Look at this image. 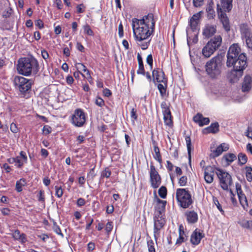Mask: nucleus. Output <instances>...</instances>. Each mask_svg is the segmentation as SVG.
<instances>
[{
    "label": "nucleus",
    "instance_id": "0eeeda50",
    "mask_svg": "<svg viewBox=\"0 0 252 252\" xmlns=\"http://www.w3.org/2000/svg\"><path fill=\"white\" fill-rule=\"evenodd\" d=\"M14 83L17 88L21 93H26L31 90L32 81L22 76H15Z\"/></svg>",
    "mask_w": 252,
    "mask_h": 252
},
{
    "label": "nucleus",
    "instance_id": "423d86ee",
    "mask_svg": "<svg viewBox=\"0 0 252 252\" xmlns=\"http://www.w3.org/2000/svg\"><path fill=\"white\" fill-rule=\"evenodd\" d=\"M176 197L179 205L185 209L189 208L193 202L190 193L186 189H177Z\"/></svg>",
    "mask_w": 252,
    "mask_h": 252
},
{
    "label": "nucleus",
    "instance_id": "603ef678",
    "mask_svg": "<svg viewBox=\"0 0 252 252\" xmlns=\"http://www.w3.org/2000/svg\"><path fill=\"white\" fill-rule=\"evenodd\" d=\"M204 4V0H193V5L195 7L202 6Z\"/></svg>",
    "mask_w": 252,
    "mask_h": 252
},
{
    "label": "nucleus",
    "instance_id": "c03bdc74",
    "mask_svg": "<svg viewBox=\"0 0 252 252\" xmlns=\"http://www.w3.org/2000/svg\"><path fill=\"white\" fill-rule=\"evenodd\" d=\"M147 245L149 252H156L154 243L152 240L148 241L147 242Z\"/></svg>",
    "mask_w": 252,
    "mask_h": 252
},
{
    "label": "nucleus",
    "instance_id": "39448f33",
    "mask_svg": "<svg viewBox=\"0 0 252 252\" xmlns=\"http://www.w3.org/2000/svg\"><path fill=\"white\" fill-rule=\"evenodd\" d=\"M221 42V36H215L203 48L202 50L203 56L206 58H209L220 47Z\"/></svg>",
    "mask_w": 252,
    "mask_h": 252
},
{
    "label": "nucleus",
    "instance_id": "20e7f679",
    "mask_svg": "<svg viewBox=\"0 0 252 252\" xmlns=\"http://www.w3.org/2000/svg\"><path fill=\"white\" fill-rule=\"evenodd\" d=\"M223 57L218 54L208 61L205 64V70L211 78H217L220 74L222 68Z\"/></svg>",
    "mask_w": 252,
    "mask_h": 252
},
{
    "label": "nucleus",
    "instance_id": "de8ad7c7",
    "mask_svg": "<svg viewBox=\"0 0 252 252\" xmlns=\"http://www.w3.org/2000/svg\"><path fill=\"white\" fill-rule=\"evenodd\" d=\"M202 11H199V12L193 14L190 20L198 22V20L201 18V13H202Z\"/></svg>",
    "mask_w": 252,
    "mask_h": 252
},
{
    "label": "nucleus",
    "instance_id": "09e8293b",
    "mask_svg": "<svg viewBox=\"0 0 252 252\" xmlns=\"http://www.w3.org/2000/svg\"><path fill=\"white\" fill-rule=\"evenodd\" d=\"M53 230L57 234L61 235L62 237H63V234L62 233L60 227L56 223L54 224Z\"/></svg>",
    "mask_w": 252,
    "mask_h": 252
},
{
    "label": "nucleus",
    "instance_id": "3c124183",
    "mask_svg": "<svg viewBox=\"0 0 252 252\" xmlns=\"http://www.w3.org/2000/svg\"><path fill=\"white\" fill-rule=\"evenodd\" d=\"M95 103L96 105L99 107H102L105 104L103 99L99 97H96L95 101Z\"/></svg>",
    "mask_w": 252,
    "mask_h": 252
},
{
    "label": "nucleus",
    "instance_id": "393cba45",
    "mask_svg": "<svg viewBox=\"0 0 252 252\" xmlns=\"http://www.w3.org/2000/svg\"><path fill=\"white\" fill-rule=\"evenodd\" d=\"M236 189L240 203L243 204V202L247 203V200L245 194L243 192L241 186L239 183L235 184Z\"/></svg>",
    "mask_w": 252,
    "mask_h": 252
},
{
    "label": "nucleus",
    "instance_id": "c85d7f7f",
    "mask_svg": "<svg viewBox=\"0 0 252 252\" xmlns=\"http://www.w3.org/2000/svg\"><path fill=\"white\" fill-rule=\"evenodd\" d=\"M164 84V85L159 83L158 85V89L162 98L167 97L168 96V94L166 93L167 83Z\"/></svg>",
    "mask_w": 252,
    "mask_h": 252
},
{
    "label": "nucleus",
    "instance_id": "e433bc0d",
    "mask_svg": "<svg viewBox=\"0 0 252 252\" xmlns=\"http://www.w3.org/2000/svg\"><path fill=\"white\" fill-rule=\"evenodd\" d=\"M84 33L88 35L93 36L94 32L90 28V26L88 24H86L83 26Z\"/></svg>",
    "mask_w": 252,
    "mask_h": 252
},
{
    "label": "nucleus",
    "instance_id": "8fccbe9b",
    "mask_svg": "<svg viewBox=\"0 0 252 252\" xmlns=\"http://www.w3.org/2000/svg\"><path fill=\"white\" fill-rule=\"evenodd\" d=\"M198 22L192 20L189 21V26L191 30L193 32L197 30Z\"/></svg>",
    "mask_w": 252,
    "mask_h": 252
},
{
    "label": "nucleus",
    "instance_id": "338daca9",
    "mask_svg": "<svg viewBox=\"0 0 252 252\" xmlns=\"http://www.w3.org/2000/svg\"><path fill=\"white\" fill-rule=\"evenodd\" d=\"M86 201L83 198H79L77 200V205L78 207H81L85 204Z\"/></svg>",
    "mask_w": 252,
    "mask_h": 252
},
{
    "label": "nucleus",
    "instance_id": "6e6552de",
    "mask_svg": "<svg viewBox=\"0 0 252 252\" xmlns=\"http://www.w3.org/2000/svg\"><path fill=\"white\" fill-rule=\"evenodd\" d=\"M217 174L220 181V184L221 188L224 190H227L228 187L232 184V181L231 175L226 171L216 168Z\"/></svg>",
    "mask_w": 252,
    "mask_h": 252
},
{
    "label": "nucleus",
    "instance_id": "f257e3e1",
    "mask_svg": "<svg viewBox=\"0 0 252 252\" xmlns=\"http://www.w3.org/2000/svg\"><path fill=\"white\" fill-rule=\"evenodd\" d=\"M155 26V21L152 13L145 15L142 19H132V27L135 41L148 40L154 32Z\"/></svg>",
    "mask_w": 252,
    "mask_h": 252
},
{
    "label": "nucleus",
    "instance_id": "6e6d98bb",
    "mask_svg": "<svg viewBox=\"0 0 252 252\" xmlns=\"http://www.w3.org/2000/svg\"><path fill=\"white\" fill-rule=\"evenodd\" d=\"M146 62L149 65L151 68H152L153 67V60L151 54L148 55L146 59Z\"/></svg>",
    "mask_w": 252,
    "mask_h": 252
},
{
    "label": "nucleus",
    "instance_id": "774afa93",
    "mask_svg": "<svg viewBox=\"0 0 252 252\" xmlns=\"http://www.w3.org/2000/svg\"><path fill=\"white\" fill-rule=\"evenodd\" d=\"M245 135L249 138H251L252 139V128L251 127H248V129L245 132Z\"/></svg>",
    "mask_w": 252,
    "mask_h": 252
},
{
    "label": "nucleus",
    "instance_id": "aec40b11",
    "mask_svg": "<svg viewBox=\"0 0 252 252\" xmlns=\"http://www.w3.org/2000/svg\"><path fill=\"white\" fill-rule=\"evenodd\" d=\"M193 120L195 123L198 124L200 126L208 125L210 122V120L208 118L203 117L202 115L200 113H197L194 116Z\"/></svg>",
    "mask_w": 252,
    "mask_h": 252
},
{
    "label": "nucleus",
    "instance_id": "72a5a7b5",
    "mask_svg": "<svg viewBox=\"0 0 252 252\" xmlns=\"http://www.w3.org/2000/svg\"><path fill=\"white\" fill-rule=\"evenodd\" d=\"M239 164L241 165L245 164L248 160L247 156L242 153H240L238 155Z\"/></svg>",
    "mask_w": 252,
    "mask_h": 252
},
{
    "label": "nucleus",
    "instance_id": "a211bd4d",
    "mask_svg": "<svg viewBox=\"0 0 252 252\" xmlns=\"http://www.w3.org/2000/svg\"><path fill=\"white\" fill-rule=\"evenodd\" d=\"M217 32V27L215 25L206 24L203 29V35L205 38H209L215 34Z\"/></svg>",
    "mask_w": 252,
    "mask_h": 252
},
{
    "label": "nucleus",
    "instance_id": "2f4dec72",
    "mask_svg": "<svg viewBox=\"0 0 252 252\" xmlns=\"http://www.w3.org/2000/svg\"><path fill=\"white\" fill-rule=\"evenodd\" d=\"M237 158L236 156L234 154L232 153H227L224 155L223 157V159H224L227 164H230L233 161L236 160Z\"/></svg>",
    "mask_w": 252,
    "mask_h": 252
},
{
    "label": "nucleus",
    "instance_id": "f704fd0d",
    "mask_svg": "<svg viewBox=\"0 0 252 252\" xmlns=\"http://www.w3.org/2000/svg\"><path fill=\"white\" fill-rule=\"evenodd\" d=\"M144 40L142 41H136L138 45L141 47V49L142 50H146L147 49L150 44V39L148 40V41Z\"/></svg>",
    "mask_w": 252,
    "mask_h": 252
},
{
    "label": "nucleus",
    "instance_id": "ea45409f",
    "mask_svg": "<svg viewBox=\"0 0 252 252\" xmlns=\"http://www.w3.org/2000/svg\"><path fill=\"white\" fill-rule=\"evenodd\" d=\"M163 120L165 125L169 126H173L171 116L163 117Z\"/></svg>",
    "mask_w": 252,
    "mask_h": 252
},
{
    "label": "nucleus",
    "instance_id": "0e129e2a",
    "mask_svg": "<svg viewBox=\"0 0 252 252\" xmlns=\"http://www.w3.org/2000/svg\"><path fill=\"white\" fill-rule=\"evenodd\" d=\"M95 176L94 167L90 170L89 173L88 174L87 177L93 179Z\"/></svg>",
    "mask_w": 252,
    "mask_h": 252
},
{
    "label": "nucleus",
    "instance_id": "13d9d810",
    "mask_svg": "<svg viewBox=\"0 0 252 252\" xmlns=\"http://www.w3.org/2000/svg\"><path fill=\"white\" fill-rule=\"evenodd\" d=\"M77 12L78 13H83L85 11V6L83 4H80L77 5Z\"/></svg>",
    "mask_w": 252,
    "mask_h": 252
},
{
    "label": "nucleus",
    "instance_id": "680f3d73",
    "mask_svg": "<svg viewBox=\"0 0 252 252\" xmlns=\"http://www.w3.org/2000/svg\"><path fill=\"white\" fill-rule=\"evenodd\" d=\"M113 228V224L112 222H108L106 225L105 230L107 233H109L112 231Z\"/></svg>",
    "mask_w": 252,
    "mask_h": 252
},
{
    "label": "nucleus",
    "instance_id": "4468645a",
    "mask_svg": "<svg viewBox=\"0 0 252 252\" xmlns=\"http://www.w3.org/2000/svg\"><path fill=\"white\" fill-rule=\"evenodd\" d=\"M153 81L158 83L166 84L167 80L165 77L164 72L160 68L154 69L152 71Z\"/></svg>",
    "mask_w": 252,
    "mask_h": 252
},
{
    "label": "nucleus",
    "instance_id": "a878e982",
    "mask_svg": "<svg viewBox=\"0 0 252 252\" xmlns=\"http://www.w3.org/2000/svg\"><path fill=\"white\" fill-rule=\"evenodd\" d=\"M12 236L15 240H19L22 243H25L27 241L26 235L24 233H21L20 231L17 229L12 234Z\"/></svg>",
    "mask_w": 252,
    "mask_h": 252
},
{
    "label": "nucleus",
    "instance_id": "c756f323",
    "mask_svg": "<svg viewBox=\"0 0 252 252\" xmlns=\"http://www.w3.org/2000/svg\"><path fill=\"white\" fill-rule=\"evenodd\" d=\"M154 144V150L155 153V155H154V158L157 160L159 163H161L162 162V158L160 154V150L159 148L158 147L157 144L155 141L153 142Z\"/></svg>",
    "mask_w": 252,
    "mask_h": 252
},
{
    "label": "nucleus",
    "instance_id": "a19ab883",
    "mask_svg": "<svg viewBox=\"0 0 252 252\" xmlns=\"http://www.w3.org/2000/svg\"><path fill=\"white\" fill-rule=\"evenodd\" d=\"M213 202H214V203L216 206V207H217V208L218 209V210L220 212L221 214L224 215V211L223 210V209L221 207V206L220 204L219 200H218V199L216 197H213Z\"/></svg>",
    "mask_w": 252,
    "mask_h": 252
},
{
    "label": "nucleus",
    "instance_id": "4d7b16f0",
    "mask_svg": "<svg viewBox=\"0 0 252 252\" xmlns=\"http://www.w3.org/2000/svg\"><path fill=\"white\" fill-rule=\"evenodd\" d=\"M191 40H192V43L193 44H195L198 41V37L196 34H195L194 35V37L192 39H191L189 37H188L187 40H188V44L189 45L190 43L191 42Z\"/></svg>",
    "mask_w": 252,
    "mask_h": 252
},
{
    "label": "nucleus",
    "instance_id": "5fc2aeb1",
    "mask_svg": "<svg viewBox=\"0 0 252 252\" xmlns=\"http://www.w3.org/2000/svg\"><path fill=\"white\" fill-rule=\"evenodd\" d=\"M111 175V172L108 168H106L101 173L102 177H106L108 178Z\"/></svg>",
    "mask_w": 252,
    "mask_h": 252
},
{
    "label": "nucleus",
    "instance_id": "5701e85b",
    "mask_svg": "<svg viewBox=\"0 0 252 252\" xmlns=\"http://www.w3.org/2000/svg\"><path fill=\"white\" fill-rule=\"evenodd\" d=\"M241 74L239 73V71L236 70L235 69L233 68L229 74V78L230 81L231 83H235L237 82L239 78L242 76L243 71H240Z\"/></svg>",
    "mask_w": 252,
    "mask_h": 252
},
{
    "label": "nucleus",
    "instance_id": "58836bf2",
    "mask_svg": "<svg viewBox=\"0 0 252 252\" xmlns=\"http://www.w3.org/2000/svg\"><path fill=\"white\" fill-rule=\"evenodd\" d=\"M55 195L58 197L61 198L63 194V190L61 187L56 186L55 187Z\"/></svg>",
    "mask_w": 252,
    "mask_h": 252
},
{
    "label": "nucleus",
    "instance_id": "bf43d9fd",
    "mask_svg": "<svg viewBox=\"0 0 252 252\" xmlns=\"http://www.w3.org/2000/svg\"><path fill=\"white\" fill-rule=\"evenodd\" d=\"M130 117L134 121L136 120L137 119V115L136 114V110L134 108H132L131 110Z\"/></svg>",
    "mask_w": 252,
    "mask_h": 252
},
{
    "label": "nucleus",
    "instance_id": "4c0bfd02",
    "mask_svg": "<svg viewBox=\"0 0 252 252\" xmlns=\"http://www.w3.org/2000/svg\"><path fill=\"white\" fill-rule=\"evenodd\" d=\"M246 176L247 180L249 182L252 181V168L251 167H246Z\"/></svg>",
    "mask_w": 252,
    "mask_h": 252
},
{
    "label": "nucleus",
    "instance_id": "7c9ffc66",
    "mask_svg": "<svg viewBox=\"0 0 252 252\" xmlns=\"http://www.w3.org/2000/svg\"><path fill=\"white\" fill-rule=\"evenodd\" d=\"M186 142L187 144L188 154L189 157V163L191 162V142L189 136H186L185 137Z\"/></svg>",
    "mask_w": 252,
    "mask_h": 252
},
{
    "label": "nucleus",
    "instance_id": "9b49d317",
    "mask_svg": "<svg viewBox=\"0 0 252 252\" xmlns=\"http://www.w3.org/2000/svg\"><path fill=\"white\" fill-rule=\"evenodd\" d=\"M150 176L151 186L154 189L159 187L161 184V178L153 165L150 166Z\"/></svg>",
    "mask_w": 252,
    "mask_h": 252
},
{
    "label": "nucleus",
    "instance_id": "7ed1b4c3",
    "mask_svg": "<svg viewBox=\"0 0 252 252\" xmlns=\"http://www.w3.org/2000/svg\"><path fill=\"white\" fill-rule=\"evenodd\" d=\"M17 69L19 74L24 76L35 75L39 71L38 61L33 57L21 58L18 61Z\"/></svg>",
    "mask_w": 252,
    "mask_h": 252
},
{
    "label": "nucleus",
    "instance_id": "2eb2a0df",
    "mask_svg": "<svg viewBox=\"0 0 252 252\" xmlns=\"http://www.w3.org/2000/svg\"><path fill=\"white\" fill-rule=\"evenodd\" d=\"M215 169L216 168L212 166H207L204 168V178L206 183L210 184L213 182Z\"/></svg>",
    "mask_w": 252,
    "mask_h": 252
},
{
    "label": "nucleus",
    "instance_id": "f8f14e48",
    "mask_svg": "<svg viewBox=\"0 0 252 252\" xmlns=\"http://www.w3.org/2000/svg\"><path fill=\"white\" fill-rule=\"evenodd\" d=\"M233 0H220V3L217 5L218 13L230 12L233 7Z\"/></svg>",
    "mask_w": 252,
    "mask_h": 252
},
{
    "label": "nucleus",
    "instance_id": "69168bd1",
    "mask_svg": "<svg viewBox=\"0 0 252 252\" xmlns=\"http://www.w3.org/2000/svg\"><path fill=\"white\" fill-rule=\"evenodd\" d=\"M36 26L38 27L39 29H41L44 27V24L42 21L40 19L36 20L35 22Z\"/></svg>",
    "mask_w": 252,
    "mask_h": 252
},
{
    "label": "nucleus",
    "instance_id": "864d4df0",
    "mask_svg": "<svg viewBox=\"0 0 252 252\" xmlns=\"http://www.w3.org/2000/svg\"><path fill=\"white\" fill-rule=\"evenodd\" d=\"M43 132L44 134L47 135L52 132V128L48 125H45L42 129Z\"/></svg>",
    "mask_w": 252,
    "mask_h": 252
},
{
    "label": "nucleus",
    "instance_id": "37998d69",
    "mask_svg": "<svg viewBox=\"0 0 252 252\" xmlns=\"http://www.w3.org/2000/svg\"><path fill=\"white\" fill-rule=\"evenodd\" d=\"M15 163H16V165L17 167L21 168L25 162H24V160L20 159V157L19 156H17L15 158Z\"/></svg>",
    "mask_w": 252,
    "mask_h": 252
},
{
    "label": "nucleus",
    "instance_id": "412c9836",
    "mask_svg": "<svg viewBox=\"0 0 252 252\" xmlns=\"http://www.w3.org/2000/svg\"><path fill=\"white\" fill-rule=\"evenodd\" d=\"M155 194H156V191L155 192ZM156 196L157 197V201L158 203L156 209L157 214H158V215H162L164 212L167 202L166 201L162 200L158 198L157 195H156Z\"/></svg>",
    "mask_w": 252,
    "mask_h": 252
},
{
    "label": "nucleus",
    "instance_id": "b1692460",
    "mask_svg": "<svg viewBox=\"0 0 252 252\" xmlns=\"http://www.w3.org/2000/svg\"><path fill=\"white\" fill-rule=\"evenodd\" d=\"M213 7L214 2L213 0H210L206 7V12H207V17L208 19H214L215 17V12Z\"/></svg>",
    "mask_w": 252,
    "mask_h": 252
},
{
    "label": "nucleus",
    "instance_id": "ddd939ff",
    "mask_svg": "<svg viewBox=\"0 0 252 252\" xmlns=\"http://www.w3.org/2000/svg\"><path fill=\"white\" fill-rule=\"evenodd\" d=\"M154 236L156 237V234H159V230L163 227L165 223V220L163 217L162 215H158L156 214L154 217Z\"/></svg>",
    "mask_w": 252,
    "mask_h": 252
},
{
    "label": "nucleus",
    "instance_id": "1a4fd4ad",
    "mask_svg": "<svg viewBox=\"0 0 252 252\" xmlns=\"http://www.w3.org/2000/svg\"><path fill=\"white\" fill-rule=\"evenodd\" d=\"M86 116L84 112L80 108L74 110L71 117V123L76 127H82L85 124Z\"/></svg>",
    "mask_w": 252,
    "mask_h": 252
},
{
    "label": "nucleus",
    "instance_id": "cd10ccee",
    "mask_svg": "<svg viewBox=\"0 0 252 252\" xmlns=\"http://www.w3.org/2000/svg\"><path fill=\"white\" fill-rule=\"evenodd\" d=\"M137 61L138 63V69L137 70V73L138 74H142L143 75H145V71L144 67L143 60L142 57L139 53H138L137 55Z\"/></svg>",
    "mask_w": 252,
    "mask_h": 252
},
{
    "label": "nucleus",
    "instance_id": "f03ea898",
    "mask_svg": "<svg viewBox=\"0 0 252 252\" xmlns=\"http://www.w3.org/2000/svg\"><path fill=\"white\" fill-rule=\"evenodd\" d=\"M241 49L237 44H232L227 54L226 65L228 67L233 66L236 70L243 71L247 66V57L244 53H241Z\"/></svg>",
    "mask_w": 252,
    "mask_h": 252
},
{
    "label": "nucleus",
    "instance_id": "e2e57ef3",
    "mask_svg": "<svg viewBox=\"0 0 252 252\" xmlns=\"http://www.w3.org/2000/svg\"><path fill=\"white\" fill-rule=\"evenodd\" d=\"M163 117L171 116L169 107L162 109Z\"/></svg>",
    "mask_w": 252,
    "mask_h": 252
},
{
    "label": "nucleus",
    "instance_id": "9d476101",
    "mask_svg": "<svg viewBox=\"0 0 252 252\" xmlns=\"http://www.w3.org/2000/svg\"><path fill=\"white\" fill-rule=\"evenodd\" d=\"M241 38L245 41L247 47L252 49V32L246 25H242L240 27Z\"/></svg>",
    "mask_w": 252,
    "mask_h": 252
},
{
    "label": "nucleus",
    "instance_id": "6ab92c4d",
    "mask_svg": "<svg viewBox=\"0 0 252 252\" xmlns=\"http://www.w3.org/2000/svg\"><path fill=\"white\" fill-rule=\"evenodd\" d=\"M218 15L225 31L227 32H229L230 31V25L226 14L225 13H218Z\"/></svg>",
    "mask_w": 252,
    "mask_h": 252
},
{
    "label": "nucleus",
    "instance_id": "c9c22d12",
    "mask_svg": "<svg viewBox=\"0 0 252 252\" xmlns=\"http://www.w3.org/2000/svg\"><path fill=\"white\" fill-rule=\"evenodd\" d=\"M159 196L162 198H165L167 196V189L164 186H161L158 191Z\"/></svg>",
    "mask_w": 252,
    "mask_h": 252
},
{
    "label": "nucleus",
    "instance_id": "79ce46f5",
    "mask_svg": "<svg viewBox=\"0 0 252 252\" xmlns=\"http://www.w3.org/2000/svg\"><path fill=\"white\" fill-rule=\"evenodd\" d=\"M76 67L78 69H82L84 72H87V75H90V71L87 68L86 66L81 63H77L75 64Z\"/></svg>",
    "mask_w": 252,
    "mask_h": 252
},
{
    "label": "nucleus",
    "instance_id": "a18cd8bd",
    "mask_svg": "<svg viewBox=\"0 0 252 252\" xmlns=\"http://www.w3.org/2000/svg\"><path fill=\"white\" fill-rule=\"evenodd\" d=\"M187 177L186 176H182L179 180L178 183L180 186H185L187 183Z\"/></svg>",
    "mask_w": 252,
    "mask_h": 252
},
{
    "label": "nucleus",
    "instance_id": "dca6fc26",
    "mask_svg": "<svg viewBox=\"0 0 252 252\" xmlns=\"http://www.w3.org/2000/svg\"><path fill=\"white\" fill-rule=\"evenodd\" d=\"M228 149L229 145L227 144L222 143L218 146L216 149L211 151L210 157L214 158L220 155L223 152L227 151Z\"/></svg>",
    "mask_w": 252,
    "mask_h": 252
},
{
    "label": "nucleus",
    "instance_id": "052dcab7",
    "mask_svg": "<svg viewBox=\"0 0 252 252\" xmlns=\"http://www.w3.org/2000/svg\"><path fill=\"white\" fill-rule=\"evenodd\" d=\"M179 236H184V237H188L186 235V233L184 230V227L182 224L179 225Z\"/></svg>",
    "mask_w": 252,
    "mask_h": 252
},
{
    "label": "nucleus",
    "instance_id": "49530a36",
    "mask_svg": "<svg viewBox=\"0 0 252 252\" xmlns=\"http://www.w3.org/2000/svg\"><path fill=\"white\" fill-rule=\"evenodd\" d=\"M188 240V237H184L179 236L178 238L177 239L176 242V245H180L182 243L185 242Z\"/></svg>",
    "mask_w": 252,
    "mask_h": 252
},
{
    "label": "nucleus",
    "instance_id": "bb28decb",
    "mask_svg": "<svg viewBox=\"0 0 252 252\" xmlns=\"http://www.w3.org/2000/svg\"><path fill=\"white\" fill-rule=\"evenodd\" d=\"M219 130V125L218 123L212 124L203 130L204 133H216Z\"/></svg>",
    "mask_w": 252,
    "mask_h": 252
},
{
    "label": "nucleus",
    "instance_id": "f3484780",
    "mask_svg": "<svg viewBox=\"0 0 252 252\" xmlns=\"http://www.w3.org/2000/svg\"><path fill=\"white\" fill-rule=\"evenodd\" d=\"M204 236V235L202 232L196 229L191 235L190 242L193 245H197L200 243L201 240Z\"/></svg>",
    "mask_w": 252,
    "mask_h": 252
},
{
    "label": "nucleus",
    "instance_id": "473e14b6",
    "mask_svg": "<svg viewBox=\"0 0 252 252\" xmlns=\"http://www.w3.org/2000/svg\"><path fill=\"white\" fill-rule=\"evenodd\" d=\"M26 185V180L21 178L16 183L15 189L18 192H21L23 190V187Z\"/></svg>",
    "mask_w": 252,
    "mask_h": 252
},
{
    "label": "nucleus",
    "instance_id": "4be33fe9",
    "mask_svg": "<svg viewBox=\"0 0 252 252\" xmlns=\"http://www.w3.org/2000/svg\"><path fill=\"white\" fill-rule=\"evenodd\" d=\"M185 216L189 223H194L198 220V215L194 211H187L185 213Z\"/></svg>",
    "mask_w": 252,
    "mask_h": 252
}]
</instances>
